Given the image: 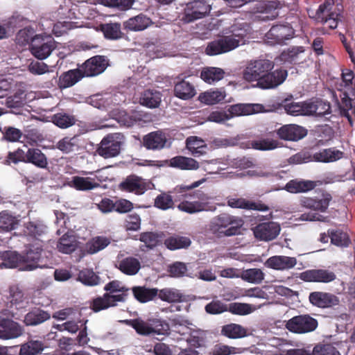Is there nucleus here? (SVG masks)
Segmentation results:
<instances>
[{"label": "nucleus", "mask_w": 355, "mask_h": 355, "mask_svg": "<svg viewBox=\"0 0 355 355\" xmlns=\"http://www.w3.org/2000/svg\"><path fill=\"white\" fill-rule=\"evenodd\" d=\"M275 62L268 59L249 61L243 71V78L261 89H272L282 85L288 76L282 68L273 70Z\"/></svg>", "instance_id": "nucleus-1"}, {"label": "nucleus", "mask_w": 355, "mask_h": 355, "mask_svg": "<svg viewBox=\"0 0 355 355\" xmlns=\"http://www.w3.org/2000/svg\"><path fill=\"white\" fill-rule=\"evenodd\" d=\"M204 181L202 179L190 185H178L173 189V193H181L184 198L177 207L180 211L193 214L209 209L207 208L208 204L205 202L209 198L205 193L200 190L187 193L188 191L200 186Z\"/></svg>", "instance_id": "nucleus-2"}, {"label": "nucleus", "mask_w": 355, "mask_h": 355, "mask_svg": "<svg viewBox=\"0 0 355 355\" xmlns=\"http://www.w3.org/2000/svg\"><path fill=\"white\" fill-rule=\"evenodd\" d=\"M243 220L227 213L214 217L211 223V230L220 236H232L240 234Z\"/></svg>", "instance_id": "nucleus-3"}, {"label": "nucleus", "mask_w": 355, "mask_h": 355, "mask_svg": "<svg viewBox=\"0 0 355 355\" xmlns=\"http://www.w3.org/2000/svg\"><path fill=\"white\" fill-rule=\"evenodd\" d=\"M222 36L209 42L205 48V53L208 55H217L231 51L237 48L244 38L243 33H234Z\"/></svg>", "instance_id": "nucleus-4"}, {"label": "nucleus", "mask_w": 355, "mask_h": 355, "mask_svg": "<svg viewBox=\"0 0 355 355\" xmlns=\"http://www.w3.org/2000/svg\"><path fill=\"white\" fill-rule=\"evenodd\" d=\"M123 139V135L121 133L106 135L96 148L97 154L105 159L116 157L121 152Z\"/></svg>", "instance_id": "nucleus-5"}, {"label": "nucleus", "mask_w": 355, "mask_h": 355, "mask_svg": "<svg viewBox=\"0 0 355 355\" xmlns=\"http://www.w3.org/2000/svg\"><path fill=\"white\" fill-rule=\"evenodd\" d=\"M334 4V0H326L319 6L316 12L317 18L331 30L337 28L343 10L342 8H340L338 6L333 10Z\"/></svg>", "instance_id": "nucleus-6"}, {"label": "nucleus", "mask_w": 355, "mask_h": 355, "mask_svg": "<svg viewBox=\"0 0 355 355\" xmlns=\"http://www.w3.org/2000/svg\"><path fill=\"white\" fill-rule=\"evenodd\" d=\"M57 47V42L50 35H40L33 40L30 45L32 55L38 60L47 58Z\"/></svg>", "instance_id": "nucleus-7"}, {"label": "nucleus", "mask_w": 355, "mask_h": 355, "mask_svg": "<svg viewBox=\"0 0 355 355\" xmlns=\"http://www.w3.org/2000/svg\"><path fill=\"white\" fill-rule=\"evenodd\" d=\"M318 325V320L309 314L293 317L286 322V328L295 334H306L313 331Z\"/></svg>", "instance_id": "nucleus-8"}, {"label": "nucleus", "mask_w": 355, "mask_h": 355, "mask_svg": "<svg viewBox=\"0 0 355 355\" xmlns=\"http://www.w3.org/2000/svg\"><path fill=\"white\" fill-rule=\"evenodd\" d=\"M295 30L288 24L272 26L265 35V40L270 45H283L294 37Z\"/></svg>", "instance_id": "nucleus-9"}, {"label": "nucleus", "mask_w": 355, "mask_h": 355, "mask_svg": "<svg viewBox=\"0 0 355 355\" xmlns=\"http://www.w3.org/2000/svg\"><path fill=\"white\" fill-rule=\"evenodd\" d=\"M211 10V6L205 0H194L188 3L184 10L182 20L191 23L207 16Z\"/></svg>", "instance_id": "nucleus-10"}, {"label": "nucleus", "mask_w": 355, "mask_h": 355, "mask_svg": "<svg viewBox=\"0 0 355 355\" xmlns=\"http://www.w3.org/2000/svg\"><path fill=\"white\" fill-rule=\"evenodd\" d=\"M331 200L332 196L326 191H322L314 197H301L300 205L304 208L323 213L327 210Z\"/></svg>", "instance_id": "nucleus-11"}, {"label": "nucleus", "mask_w": 355, "mask_h": 355, "mask_svg": "<svg viewBox=\"0 0 355 355\" xmlns=\"http://www.w3.org/2000/svg\"><path fill=\"white\" fill-rule=\"evenodd\" d=\"M108 66L107 57L97 55L87 59L80 66V69L85 77H93L104 72Z\"/></svg>", "instance_id": "nucleus-12"}, {"label": "nucleus", "mask_w": 355, "mask_h": 355, "mask_svg": "<svg viewBox=\"0 0 355 355\" xmlns=\"http://www.w3.org/2000/svg\"><path fill=\"white\" fill-rule=\"evenodd\" d=\"M300 278L306 282L329 284L335 281L337 276L332 270L320 268L306 270L300 273Z\"/></svg>", "instance_id": "nucleus-13"}, {"label": "nucleus", "mask_w": 355, "mask_h": 355, "mask_svg": "<svg viewBox=\"0 0 355 355\" xmlns=\"http://www.w3.org/2000/svg\"><path fill=\"white\" fill-rule=\"evenodd\" d=\"M309 301L313 306L320 309H330L340 304V299L337 295L324 291L310 293Z\"/></svg>", "instance_id": "nucleus-14"}, {"label": "nucleus", "mask_w": 355, "mask_h": 355, "mask_svg": "<svg viewBox=\"0 0 355 355\" xmlns=\"http://www.w3.org/2000/svg\"><path fill=\"white\" fill-rule=\"evenodd\" d=\"M119 187L123 191L134 193L136 195H141L150 189L149 183L134 174L127 176L119 184Z\"/></svg>", "instance_id": "nucleus-15"}, {"label": "nucleus", "mask_w": 355, "mask_h": 355, "mask_svg": "<svg viewBox=\"0 0 355 355\" xmlns=\"http://www.w3.org/2000/svg\"><path fill=\"white\" fill-rule=\"evenodd\" d=\"M43 248L42 245H31L26 252L21 254L22 267L21 270L31 271L37 268H42L39 262L41 259Z\"/></svg>", "instance_id": "nucleus-16"}, {"label": "nucleus", "mask_w": 355, "mask_h": 355, "mask_svg": "<svg viewBox=\"0 0 355 355\" xmlns=\"http://www.w3.org/2000/svg\"><path fill=\"white\" fill-rule=\"evenodd\" d=\"M305 108L306 116H324L331 113L330 103L320 98L308 100Z\"/></svg>", "instance_id": "nucleus-17"}, {"label": "nucleus", "mask_w": 355, "mask_h": 355, "mask_svg": "<svg viewBox=\"0 0 355 355\" xmlns=\"http://www.w3.org/2000/svg\"><path fill=\"white\" fill-rule=\"evenodd\" d=\"M279 232V225L274 222L260 223L253 229L254 236L261 241H266L275 239Z\"/></svg>", "instance_id": "nucleus-18"}, {"label": "nucleus", "mask_w": 355, "mask_h": 355, "mask_svg": "<svg viewBox=\"0 0 355 355\" xmlns=\"http://www.w3.org/2000/svg\"><path fill=\"white\" fill-rule=\"evenodd\" d=\"M307 130L296 124H288L282 126L277 130L279 138L288 141H298L304 137Z\"/></svg>", "instance_id": "nucleus-19"}, {"label": "nucleus", "mask_w": 355, "mask_h": 355, "mask_svg": "<svg viewBox=\"0 0 355 355\" xmlns=\"http://www.w3.org/2000/svg\"><path fill=\"white\" fill-rule=\"evenodd\" d=\"M227 205L232 208L243 209L246 210H257L265 211L268 210V207L261 202H256L248 200L243 198H227Z\"/></svg>", "instance_id": "nucleus-20"}, {"label": "nucleus", "mask_w": 355, "mask_h": 355, "mask_svg": "<svg viewBox=\"0 0 355 355\" xmlns=\"http://www.w3.org/2000/svg\"><path fill=\"white\" fill-rule=\"evenodd\" d=\"M104 291H106V294L116 297L117 300L114 301L118 304L123 303L127 300L130 288L122 285L118 280H112L105 285Z\"/></svg>", "instance_id": "nucleus-21"}, {"label": "nucleus", "mask_w": 355, "mask_h": 355, "mask_svg": "<svg viewBox=\"0 0 355 355\" xmlns=\"http://www.w3.org/2000/svg\"><path fill=\"white\" fill-rule=\"evenodd\" d=\"M153 24L152 19L143 13L129 18L123 22L124 29L128 31H142Z\"/></svg>", "instance_id": "nucleus-22"}, {"label": "nucleus", "mask_w": 355, "mask_h": 355, "mask_svg": "<svg viewBox=\"0 0 355 355\" xmlns=\"http://www.w3.org/2000/svg\"><path fill=\"white\" fill-rule=\"evenodd\" d=\"M265 264L267 267L274 270H289L296 266L297 259L287 256H273L268 258Z\"/></svg>", "instance_id": "nucleus-23"}, {"label": "nucleus", "mask_w": 355, "mask_h": 355, "mask_svg": "<svg viewBox=\"0 0 355 355\" xmlns=\"http://www.w3.org/2000/svg\"><path fill=\"white\" fill-rule=\"evenodd\" d=\"M166 143V137L161 131L151 132L143 138V145L148 150H161Z\"/></svg>", "instance_id": "nucleus-24"}, {"label": "nucleus", "mask_w": 355, "mask_h": 355, "mask_svg": "<svg viewBox=\"0 0 355 355\" xmlns=\"http://www.w3.org/2000/svg\"><path fill=\"white\" fill-rule=\"evenodd\" d=\"M21 334L20 326L13 320L0 318V338L11 339L17 338Z\"/></svg>", "instance_id": "nucleus-25"}, {"label": "nucleus", "mask_w": 355, "mask_h": 355, "mask_svg": "<svg viewBox=\"0 0 355 355\" xmlns=\"http://www.w3.org/2000/svg\"><path fill=\"white\" fill-rule=\"evenodd\" d=\"M317 186L316 182L293 179L288 181L284 189L291 193H306L315 189Z\"/></svg>", "instance_id": "nucleus-26"}, {"label": "nucleus", "mask_w": 355, "mask_h": 355, "mask_svg": "<svg viewBox=\"0 0 355 355\" xmlns=\"http://www.w3.org/2000/svg\"><path fill=\"white\" fill-rule=\"evenodd\" d=\"M81 140L78 135L64 137L56 144V148L64 154L78 152L81 148Z\"/></svg>", "instance_id": "nucleus-27"}, {"label": "nucleus", "mask_w": 355, "mask_h": 355, "mask_svg": "<svg viewBox=\"0 0 355 355\" xmlns=\"http://www.w3.org/2000/svg\"><path fill=\"white\" fill-rule=\"evenodd\" d=\"M117 300L116 297L110 295V294L104 293L102 296L96 297L89 302V308L94 313L106 310L110 307H114L118 305L114 300Z\"/></svg>", "instance_id": "nucleus-28"}, {"label": "nucleus", "mask_w": 355, "mask_h": 355, "mask_svg": "<svg viewBox=\"0 0 355 355\" xmlns=\"http://www.w3.org/2000/svg\"><path fill=\"white\" fill-rule=\"evenodd\" d=\"M26 155V163L31 164L39 168H48V158L40 148H28Z\"/></svg>", "instance_id": "nucleus-29"}, {"label": "nucleus", "mask_w": 355, "mask_h": 355, "mask_svg": "<svg viewBox=\"0 0 355 355\" xmlns=\"http://www.w3.org/2000/svg\"><path fill=\"white\" fill-rule=\"evenodd\" d=\"M131 290L135 299L143 304L153 300L158 294V288L144 286H135Z\"/></svg>", "instance_id": "nucleus-30"}, {"label": "nucleus", "mask_w": 355, "mask_h": 355, "mask_svg": "<svg viewBox=\"0 0 355 355\" xmlns=\"http://www.w3.org/2000/svg\"><path fill=\"white\" fill-rule=\"evenodd\" d=\"M344 153L335 148L323 149L313 154V159L318 162H333L343 157Z\"/></svg>", "instance_id": "nucleus-31"}, {"label": "nucleus", "mask_w": 355, "mask_h": 355, "mask_svg": "<svg viewBox=\"0 0 355 355\" xmlns=\"http://www.w3.org/2000/svg\"><path fill=\"white\" fill-rule=\"evenodd\" d=\"M10 349L14 350V353H18L19 355H37L43 351L44 345L39 340H30L20 347H11Z\"/></svg>", "instance_id": "nucleus-32"}, {"label": "nucleus", "mask_w": 355, "mask_h": 355, "mask_svg": "<svg viewBox=\"0 0 355 355\" xmlns=\"http://www.w3.org/2000/svg\"><path fill=\"white\" fill-rule=\"evenodd\" d=\"M0 267L15 268L22 267L21 254L15 251H4L0 252Z\"/></svg>", "instance_id": "nucleus-33"}, {"label": "nucleus", "mask_w": 355, "mask_h": 355, "mask_svg": "<svg viewBox=\"0 0 355 355\" xmlns=\"http://www.w3.org/2000/svg\"><path fill=\"white\" fill-rule=\"evenodd\" d=\"M162 94L154 89H146L141 93L139 103L148 108L158 107L161 103Z\"/></svg>", "instance_id": "nucleus-34"}, {"label": "nucleus", "mask_w": 355, "mask_h": 355, "mask_svg": "<svg viewBox=\"0 0 355 355\" xmlns=\"http://www.w3.org/2000/svg\"><path fill=\"white\" fill-rule=\"evenodd\" d=\"M116 267L123 274L132 276L139 271L141 263L135 257H128L119 261Z\"/></svg>", "instance_id": "nucleus-35"}, {"label": "nucleus", "mask_w": 355, "mask_h": 355, "mask_svg": "<svg viewBox=\"0 0 355 355\" xmlns=\"http://www.w3.org/2000/svg\"><path fill=\"white\" fill-rule=\"evenodd\" d=\"M168 162L171 167L180 170H196L199 168V164L196 159L181 155L171 158Z\"/></svg>", "instance_id": "nucleus-36"}, {"label": "nucleus", "mask_w": 355, "mask_h": 355, "mask_svg": "<svg viewBox=\"0 0 355 355\" xmlns=\"http://www.w3.org/2000/svg\"><path fill=\"white\" fill-rule=\"evenodd\" d=\"M69 185L78 191H89L99 187L100 184L90 177L73 176Z\"/></svg>", "instance_id": "nucleus-37"}, {"label": "nucleus", "mask_w": 355, "mask_h": 355, "mask_svg": "<svg viewBox=\"0 0 355 355\" xmlns=\"http://www.w3.org/2000/svg\"><path fill=\"white\" fill-rule=\"evenodd\" d=\"M84 76L80 67L63 73L59 78L58 85L60 88H67L74 85Z\"/></svg>", "instance_id": "nucleus-38"}, {"label": "nucleus", "mask_w": 355, "mask_h": 355, "mask_svg": "<svg viewBox=\"0 0 355 355\" xmlns=\"http://www.w3.org/2000/svg\"><path fill=\"white\" fill-rule=\"evenodd\" d=\"M196 94L195 87L188 81L182 80L175 85L174 94L180 99H191Z\"/></svg>", "instance_id": "nucleus-39"}, {"label": "nucleus", "mask_w": 355, "mask_h": 355, "mask_svg": "<svg viewBox=\"0 0 355 355\" xmlns=\"http://www.w3.org/2000/svg\"><path fill=\"white\" fill-rule=\"evenodd\" d=\"M164 243L168 250H177L189 248L191 245V241L188 236L174 234L166 238Z\"/></svg>", "instance_id": "nucleus-40"}, {"label": "nucleus", "mask_w": 355, "mask_h": 355, "mask_svg": "<svg viewBox=\"0 0 355 355\" xmlns=\"http://www.w3.org/2000/svg\"><path fill=\"white\" fill-rule=\"evenodd\" d=\"M46 231L47 227L43 224L30 221L25 224L23 233L26 236L40 240V238L46 234Z\"/></svg>", "instance_id": "nucleus-41"}, {"label": "nucleus", "mask_w": 355, "mask_h": 355, "mask_svg": "<svg viewBox=\"0 0 355 355\" xmlns=\"http://www.w3.org/2000/svg\"><path fill=\"white\" fill-rule=\"evenodd\" d=\"M304 46H292L284 51L280 55L281 60L291 64H300L303 62L301 54L304 52Z\"/></svg>", "instance_id": "nucleus-42"}, {"label": "nucleus", "mask_w": 355, "mask_h": 355, "mask_svg": "<svg viewBox=\"0 0 355 355\" xmlns=\"http://www.w3.org/2000/svg\"><path fill=\"white\" fill-rule=\"evenodd\" d=\"M50 317L47 311L35 309L25 315L24 322L27 326H35L48 320Z\"/></svg>", "instance_id": "nucleus-43"}, {"label": "nucleus", "mask_w": 355, "mask_h": 355, "mask_svg": "<svg viewBox=\"0 0 355 355\" xmlns=\"http://www.w3.org/2000/svg\"><path fill=\"white\" fill-rule=\"evenodd\" d=\"M221 334L232 339L244 338L248 335L247 329L243 326L230 323L222 327Z\"/></svg>", "instance_id": "nucleus-44"}, {"label": "nucleus", "mask_w": 355, "mask_h": 355, "mask_svg": "<svg viewBox=\"0 0 355 355\" xmlns=\"http://www.w3.org/2000/svg\"><path fill=\"white\" fill-rule=\"evenodd\" d=\"M225 92L223 90H209L201 93L198 100L206 105H214L222 102L225 98Z\"/></svg>", "instance_id": "nucleus-45"}, {"label": "nucleus", "mask_w": 355, "mask_h": 355, "mask_svg": "<svg viewBox=\"0 0 355 355\" xmlns=\"http://www.w3.org/2000/svg\"><path fill=\"white\" fill-rule=\"evenodd\" d=\"M4 113L3 109L0 107V116ZM0 132L3 135L2 140L11 143L20 141L24 135L21 130L12 126H5L3 128L0 126Z\"/></svg>", "instance_id": "nucleus-46"}, {"label": "nucleus", "mask_w": 355, "mask_h": 355, "mask_svg": "<svg viewBox=\"0 0 355 355\" xmlns=\"http://www.w3.org/2000/svg\"><path fill=\"white\" fill-rule=\"evenodd\" d=\"M224 76L225 71L223 69L214 67L204 68L200 73L201 78L209 84L222 80Z\"/></svg>", "instance_id": "nucleus-47"}, {"label": "nucleus", "mask_w": 355, "mask_h": 355, "mask_svg": "<svg viewBox=\"0 0 355 355\" xmlns=\"http://www.w3.org/2000/svg\"><path fill=\"white\" fill-rule=\"evenodd\" d=\"M77 247L78 243L75 237L67 234L60 237L57 244L58 251L64 254H71Z\"/></svg>", "instance_id": "nucleus-48"}, {"label": "nucleus", "mask_w": 355, "mask_h": 355, "mask_svg": "<svg viewBox=\"0 0 355 355\" xmlns=\"http://www.w3.org/2000/svg\"><path fill=\"white\" fill-rule=\"evenodd\" d=\"M77 280L85 286H94L100 283V277L92 269L84 268L79 271Z\"/></svg>", "instance_id": "nucleus-49"}, {"label": "nucleus", "mask_w": 355, "mask_h": 355, "mask_svg": "<svg viewBox=\"0 0 355 355\" xmlns=\"http://www.w3.org/2000/svg\"><path fill=\"white\" fill-rule=\"evenodd\" d=\"M40 35V34H35L33 28L27 26L19 31L16 35V41L21 46H26L29 44L32 45L35 38Z\"/></svg>", "instance_id": "nucleus-50"}, {"label": "nucleus", "mask_w": 355, "mask_h": 355, "mask_svg": "<svg viewBox=\"0 0 355 355\" xmlns=\"http://www.w3.org/2000/svg\"><path fill=\"white\" fill-rule=\"evenodd\" d=\"M125 322L127 324L132 327L139 335L148 336L152 334L150 319L148 320V322H146L138 318L136 319L128 320Z\"/></svg>", "instance_id": "nucleus-51"}, {"label": "nucleus", "mask_w": 355, "mask_h": 355, "mask_svg": "<svg viewBox=\"0 0 355 355\" xmlns=\"http://www.w3.org/2000/svg\"><path fill=\"white\" fill-rule=\"evenodd\" d=\"M158 297L169 303L180 302L183 300V295L180 291L175 288H165L161 290L158 289Z\"/></svg>", "instance_id": "nucleus-52"}, {"label": "nucleus", "mask_w": 355, "mask_h": 355, "mask_svg": "<svg viewBox=\"0 0 355 355\" xmlns=\"http://www.w3.org/2000/svg\"><path fill=\"white\" fill-rule=\"evenodd\" d=\"M19 223V220L7 211L0 212V229L10 232L15 230Z\"/></svg>", "instance_id": "nucleus-53"}, {"label": "nucleus", "mask_w": 355, "mask_h": 355, "mask_svg": "<svg viewBox=\"0 0 355 355\" xmlns=\"http://www.w3.org/2000/svg\"><path fill=\"white\" fill-rule=\"evenodd\" d=\"M101 30L105 38L117 40L121 37V24L119 23H107L101 24Z\"/></svg>", "instance_id": "nucleus-54"}, {"label": "nucleus", "mask_w": 355, "mask_h": 355, "mask_svg": "<svg viewBox=\"0 0 355 355\" xmlns=\"http://www.w3.org/2000/svg\"><path fill=\"white\" fill-rule=\"evenodd\" d=\"M110 243V240L104 236H96L92 239L87 243V252L89 254H95L104 248Z\"/></svg>", "instance_id": "nucleus-55"}, {"label": "nucleus", "mask_w": 355, "mask_h": 355, "mask_svg": "<svg viewBox=\"0 0 355 355\" xmlns=\"http://www.w3.org/2000/svg\"><path fill=\"white\" fill-rule=\"evenodd\" d=\"M307 103V101L302 102H285L284 105V109L285 112L292 116H306V109L305 108Z\"/></svg>", "instance_id": "nucleus-56"}, {"label": "nucleus", "mask_w": 355, "mask_h": 355, "mask_svg": "<svg viewBox=\"0 0 355 355\" xmlns=\"http://www.w3.org/2000/svg\"><path fill=\"white\" fill-rule=\"evenodd\" d=\"M99 4L109 8H115L121 11L130 9L135 0H96Z\"/></svg>", "instance_id": "nucleus-57"}, {"label": "nucleus", "mask_w": 355, "mask_h": 355, "mask_svg": "<svg viewBox=\"0 0 355 355\" xmlns=\"http://www.w3.org/2000/svg\"><path fill=\"white\" fill-rule=\"evenodd\" d=\"M73 116L65 113H57L52 116L53 123L60 128H67L76 123Z\"/></svg>", "instance_id": "nucleus-58"}, {"label": "nucleus", "mask_w": 355, "mask_h": 355, "mask_svg": "<svg viewBox=\"0 0 355 355\" xmlns=\"http://www.w3.org/2000/svg\"><path fill=\"white\" fill-rule=\"evenodd\" d=\"M265 277L263 271L259 268H250L243 271L242 278L252 284H260Z\"/></svg>", "instance_id": "nucleus-59"}, {"label": "nucleus", "mask_w": 355, "mask_h": 355, "mask_svg": "<svg viewBox=\"0 0 355 355\" xmlns=\"http://www.w3.org/2000/svg\"><path fill=\"white\" fill-rule=\"evenodd\" d=\"M154 205L155 207L162 210L173 209L174 200L170 194L167 193H162L155 198Z\"/></svg>", "instance_id": "nucleus-60"}, {"label": "nucleus", "mask_w": 355, "mask_h": 355, "mask_svg": "<svg viewBox=\"0 0 355 355\" xmlns=\"http://www.w3.org/2000/svg\"><path fill=\"white\" fill-rule=\"evenodd\" d=\"M330 239L331 243L337 246H347L349 243V236L343 231L336 230H329Z\"/></svg>", "instance_id": "nucleus-61"}, {"label": "nucleus", "mask_w": 355, "mask_h": 355, "mask_svg": "<svg viewBox=\"0 0 355 355\" xmlns=\"http://www.w3.org/2000/svg\"><path fill=\"white\" fill-rule=\"evenodd\" d=\"M312 355H341V354L332 344L318 343L313 347Z\"/></svg>", "instance_id": "nucleus-62"}, {"label": "nucleus", "mask_w": 355, "mask_h": 355, "mask_svg": "<svg viewBox=\"0 0 355 355\" xmlns=\"http://www.w3.org/2000/svg\"><path fill=\"white\" fill-rule=\"evenodd\" d=\"M160 235L156 232H145L139 235V241L143 242L148 249H153L159 243Z\"/></svg>", "instance_id": "nucleus-63"}, {"label": "nucleus", "mask_w": 355, "mask_h": 355, "mask_svg": "<svg viewBox=\"0 0 355 355\" xmlns=\"http://www.w3.org/2000/svg\"><path fill=\"white\" fill-rule=\"evenodd\" d=\"M152 334L157 335H168L170 333L169 324L160 319H150Z\"/></svg>", "instance_id": "nucleus-64"}]
</instances>
